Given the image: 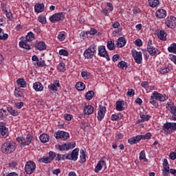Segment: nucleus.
<instances>
[{"label": "nucleus", "mask_w": 176, "mask_h": 176, "mask_svg": "<svg viewBox=\"0 0 176 176\" xmlns=\"http://www.w3.org/2000/svg\"><path fill=\"white\" fill-rule=\"evenodd\" d=\"M65 144H66V148L67 151H69V149H74V148L76 146V143H75V142H67Z\"/></svg>", "instance_id": "obj_33"}, {"label": "nucleus", "mask_w": 176, "mask_h": 176, "mask_svg": "<svg viewBox=\"0 0 176 176\" xmlns=\"http://www.w3.org/2000/svg\"><path fill=\"white\" fill-rule=\"evenodd\" d=\"M165 25L168 28H171L172 30L173 28H175L176 27V17L173 16H168L165 19Z\"/></svg>", "instance_id": "obj_8"}, {"label": "nucleus", "mask_w": 176, "mask_h": 176, "mask_svg": "<svg viewBox=\"0 0 176 176\" xmlns=\"http://www.w3.org/2000/svg\"><path fill=\"white\" fill-rule=\"evenodd\" d=\"M16 83L19 87H23V89H25V87H27V82H25V80H24V78H19L16 80Z\"/></svg>", "instance_id": "obj_29"}, {"label": "nucleus", "mask_w": 176, "mask_h": 176, "mask_svg": "<svg viewBox=\"0 0 176 176\" xmlns=\"http://www.w3.org/2000/svg\"><path fill=\"white\" fill-rule=\"evenodd\" d=\"M36 49L37 50H46V43L43 41H39L38 43H36Z\"/></svg>", "instance_id": "obj_25"}, {"label": "nucleus", "mask_w": 176, "mask_h": 176, "mask_svg": "<svg viewBox=\"0 0 176 176\" xmlns=\"http://www.w3.org/2000/svg\"><path fill=\"white\" fill-rule=\"evenodd\" d=\"M10 168H17V162H11L10 163Z\"/></svg>", "instance_id": "obj_61"}, {"label": "nucleus", "mask_w": 176, "mask_h": 176, "mask_svg": "<svg viewBox=\"0 0 176 176\" xmlns=\"http://www.w3.org/2000/svg\"><path fill=\"white\" fill-rule=\"evenodd\" d=\"M98 56L100 57H104L107 60V61H109L111 59L109 58V55L108 54V52H107V50L105 49V46L100 45L98 47Z\"/></svg>", "instance_id": "obj_11"}, {"label": "nucleus", "mask_w": 176, "mask_h": 176, "mask_svg": "<svg viewBox=\"0 0 176 176\" xmlns=\"http://www.w3.org/2000/svg\"><path fill=\"white\" fill-rule=\"evenodd\" d=\"M78 156H79V148H76L69 154V160L76 162L78 160Z\"/></svg>", "instance_id": "obj_16"}, {"label": "nucleus", "mask_w": 176, "mask_h": 176, "mask_svg": "<svg viewBox=\"0 0 176 176\" xmlns=\"http://www.w3.org/2000/svg\"><path fill=\"white\" fill-rule=\"evenodd\" d=\"M57 69L58 71H60V72H64V71H65V64L64 63H60Z\"/></svg>", "instance_id": "obj_43"}, {"label": "nucleus", "mask_w": 176, "mask_h": 176, "mask_svg": "<svg viewBox=\"0 0 176 176\" xmlns=\"http://www.w3.org/2000/svg\"><path fill=\"white\" fill-rule=\"evenodd\" d=\"M1 135L3 138H6V137H9V129L3 125V123L1 124Z\"/></svg>", "instance_id": "obj_18"}, {"label": "nucleus", "mask_w": 176, "mask_h": 176, "mask_svg": "<svg viewBox=\"0 0 176 176\" xmlns=\"http://www.w3.org/2000/svg\"><path fill=\"white\" fill-rule=\"evenodd\" d=\"M8 112H10L12 116H17L19 115V111L13 109V108L9 109Z\"/></svg>", "instance_id": "obj_49"}, {"label": "nucleus", "mask_w": 176, "mask_h": 176, "mask_svg": "<svg viewBox=\"0 0 176 176\" xmlns=\"http://www.w3.org/2000/svg\"><path fill=\"white\" fill-rule=\"evenodd\" d=\"M173 65L168 64L166 67H162L160 69V73L162 74V75H166V74H168V72H171L173 71Z\"/></svg>", "instance_id": "obj_17"}, {"label": "nucleus", "mask_w": 176, "mask_h": 176, "mask_svg": "<svg viewBox=\"0 0 176 176\" xmlns=\"http://www.w3.org/2000/svg\"><path fill=\"white\" fill-rule=\"evenodd\" d=\"M162 130H164V134H171L173 133V126L171 122H166L164 124Z\"/></svg>", "instance_id": "obj_15"}, {"label": "nucleus", "mask_w": 176, "mask_h": 176, "mask_svg": "<svg viewBox=\"0 0 176 176\" xmlns=\"http://www.w3.org/2000/svg\"><path fill=\"white\" fill-rule=\"evenodd\" d=\"M56 149H58V151H67V144L66 143L63 144H58L56 146Z\"/></svg>", "instance_id": "obj_39"}, {"label": "nucleus", "mask_w": 176, "mask_h": 176, "mask_svg": "<svg viewBox=\"0 0 176 176\" xmlns=\"http://www.w3.org/2000/svg\"><path fill=\"white\" fill-rule=\"evenodd\" d=\"M142 137L143 140H151V138L152 137V133L150 132L146 133L145 135H142Z\"/></svg>", "instance_id": "obj_52"}, {"label": "nucleus", "mask_w": 176, "mask_h": 176, "mask_svg": "<svg viewBox=\"0 0 176 176\" xmlns=\"http://www.w3.org/2000/svg\"><path fill=\"white\" fill-rule=\"evenodd\" d=\"M80 35L82 39H86V38H89V34L88 32H82Z\"/></svg>", "instance_id": "obj_55"}, {"label": "nucleus", "mask_w": 176, "mask_h": 176, "mask_svg": "<svg viewBox=\"0 0 176 176\" xmlns=\"http://www.w3.org/2000/svg\"><path fill=\"white\" fill-rule=\"evenodd\" d=\"M162 174L164 176H168V174H170V169H163Z\"/></svg>", "instance_id": "obj_63"}, {"label": "nucleus", "mask_w": 176, "mask_h": 176, "mask_svg": "<svg viewBox=\"0 0 176 176\" xmlns=\"http://www.w3.org/2000/svg\"><path fill=\"white\" fill-rule=\"evenodd\" d=\"M135 94V91L133 89H130L127 91V96L128 97H133Z\"/></svg>", "instance_id": "obj_53"}, {"label": "nucleus", "mask_w": 176, "mask_h": 176, "mask_svg": "<svg viewBox=\"0 0 176 176\" xmlns=\"http://www.w3.org/2000/svg\"><path fill=\"white\" fill-rule=\"evenodd\" d=\"M38 20L41 24H46V17L40 16H38Z\"/></svg>", "instance_id": "obj_54"}, {"label": "nucleus", "mask_w": 176, "mask_h": 176, "mask_svg": "<svg viewBox=\"0 0 176 176\" xmlns=\"http://www.w3.org/2000/svg\"><path fill=\"white\" fill-rule=\"evenodd\" d=\"M16 141L19 143L20 146H27V145H30L31 144V141H32V136L28 134L26 138L23 136L17 138Z\"/></svg>", "instance_id": "obj_5"}, {"label": "nucleus", "mask_w": 176, "mask_h": 176, "mask_svg": "<svg viewBox=\"0 0 176 176\" xmlns=\"http://www.w3.org/2000/svg\"><path fill=\"white\" fill-rule=\"evenodd\" d=\"M139 159L140 160H143L144 162H148V159H146V157L145 155V151H142L140 153Z\"/></svg>", "instance_id": "obj_38"}, {"label": "nucleus", "mask_w": 176, "mask_h": 176, "mask_svg": "<svg viewBox=\"0 0 176 176\" xmlns=\"http://www.w3.org/2000/svg\"><path fill=\"white\" fill-rule=\"evenodd\" d=\"M35 41V34L32 32H28L25 38H22L19 42L20 47L30 50L31 49V42Z\"/></svg>", "instance_id": "obj_2"}, {"label": "nucleus", "mask_w": 176, "mask_h": 176, "mask_svg": "<svg viewBox=\"0 0 176 176\" xmlns=\"http://www.w3.org/2000/svg\"><path fill=\"white\" fill-rule=\"evenodd\" d=\"M118 47H123L126 45V38L124 37H120L116 42Z\"/></svg>", "instance_id": "obj_27"}, {"label": "nucleus", "mask_w": 176, "mask_h": 176, "mask_svg": "<svg viewBox=\"0 0 176 176\" xmlns=\"http://www.w3.org/2000/svg\"><path fill=\"white\" fill-rule=\"evenodd\" d=\"M81 76L85 79V80H87L90 78V73L87 72H82Z\"/></svg>", "instance_id": "obj_47"}, {"label": "nucleus", "mask_w": 176, "mask_h": 176, "mask_svg": "<svg viewBox=\"0 0 176 176\" xmlns=\"http://www.w3.org/2000/svg\"><path fill=\"white\" fill-rule=\"evenodd\" d=\"M57 87H60V81L55 80L52 84L48 85V89L52 91H57Z\"/></svg>", "instance_id": "obj_20"}, {"label": "nucleus", "mask_w": 176, "mask_h": 176, "mask_svg": "<svg viewBox=\"0 0 176 176\" xmlns=\"http://www.w3.org/2000/svg\"><path fill=\"white\" fill-rule=\"evenodd\" d=\"M105 113H107V107L102 106L100 107L99 110L98 111V120L99 122H101L104 119V117L105 116Z\"/></svg>", "instance_id": "obj_14"}, {"label": "nucleus", "mask_w": 176, "mask_h": 176, "mask_svg": "<svg viewBox=\"0 0 176 176\" xmlns=\"http://www.w3.org/2000/svg\"><path fill=\"white\" fill-rule=\"evenodd\" d=\"M9 38V35L8 34L2 32V35L1 36V41H6Z\"/></svg>", "instance_id": "obj_60"}, {"label": "nucleus", "mask_w": 176, "mask_h": 176, "mask_svg": "<svg viewBox=\"0 0 176 176\" xmlns=\"http://www.w3.org/2000/svg\"><path fill=\"white\" fill-rule=\"evenodd\" d=\"M147 52L149 53L150 56H157V54H160V51L157 48L153 46L152 43V40L149 39L147 43Z\"/></svg>", "instance_id": "obj_6"}, {"label": "nucleus", "mask_w": 176, "mask_h": 176, "mask_svg": "<svg viewBox=\"0 0 176 176\" xmlns=\"http://www.w3.org/2000/svg\"><path fill=\"white\" fill-rule=\"evenodd\" d=\"M168 98V97H167L166 94L154 91L150 97L149 102L153 107L157 108V107H159V102H157V101H160V102H164Z\"/></svg>", "instance_id": "obj_1"}, {"label": "nucleus", "mask_w": 176, "mask_h": 176, "mask_svg": "<svg viewBox=\"0 0 176 176\" xmlns=\"http://www.w3.org/2000/svg\"><path fill=\"white\" fill-rule=\"evenodd\" d=\"M48 157L51 162H53V160L57 157V154L53 151H50Z\"/></svg>", "instance_id": "obj_42"}, {"label": "nucleus", "mask_w": 176, "mask_h": 176, "mask_svg": "<svg viewBox=\"0 0 176 176\" xmlns=\"http://www.w3.org/2000/svg\"><path fill=\"white\" fill-rule=\"evenodd\" d=\"M155 16L157 19H165L167 16V11L164 9H159L156 11Z\"/></svg>", "instance_id": "obj_19"}, {"label": "nucleus", "mask_w": 176, "mask_h": 176, "mask_svg": "<svg viewBox=\"0 0 176 176\" xmlns=\"http://www.w3.org/2000/svg\"><path fill=\"white\" fill-rule=\"evenodd\" d=\"M33 89L35 90V91H43V85L39 82H36L33 84Z\"/></svg>", "instance_id": "obj_23"}, {"label": "nucleus", "mask_w": 176, "mask_h": 176, "mask_svg": "<svg viewBox=\"0 0 176 176\" xmlns=\"http://www.w3.org/2000/svg\"><path fill=\"white\" fill-rule=\"evenodd\" d=\"M157 37L160 41H166L167 39V33H166L165 30H160L157 33Z\"/></svg>", "instance_id": "obj_24"}, {"label": "nucleus", "mask_w": 176, "mask_h": 176, "mask_svg": "<svg viewBox=\"0 0 176 176\" xmlns=\"http://www.w3.org/2000/svg\"><path fill=\"white\" fill-rule=\"evenodd\" d=\"M116 109L117 111H124V108L123 107V105L122 104L121 101H117L116 103Z\"/></svg>", "instance_id": "obj_34"}, {"label": "nucleus", "mask_w": 176, "mask_h": 176, "mask_svg": "<svg viewBox=\"0 0 176 176\" xmlns=\"http://www.w3.org/2000/svg\"><path fill=\"white\" fill-rule=\"evenodd\" d=\"M132 56L137 64H142V52L134 50L132 51Z\"/></svg>", "instance_id": "obj_12"}, {"label": "nucleus", "mask_w": 176, "mask_h": 176, "mask_svg": "<svg viewBox=\"0 0 176 176\" xmlns=\"http://www.w3.org/2000/svg\"><path fill=\"white\" fill-rule=\"evenodd\" d=\"M83 112L85 115H91L94 112V107L91 105H87L84 107Z\"/></svg>", "instance_id": "obj_21"}, {"label": "nucleus", "mask_w": 176, "mask_h": 176, "mask_svg": "<svg viewBox=\"0 0 176 176\" xmlns=\"http://www.w3.org/2000/svg\"><path fill=\"white\" fill-rule=\"evenodd\" d=\"M40 162V163H45V164H47L48 163H50V162H52L49 157H43L39 159L38 160Z\"/></svg>", "instance_id": "obj_37"}, {"label": "nucleus", "mask_w": 176, "mask_h": 176, "mask_svg": "<svg viewBox=\"0 0 176 176\" xmlns=\"http://www.w3.org/2000/svg\"><path fill=\"white\" fill-rule=\"evenodd\" d=\"M34 65H37V67H46V63H45V60H38Z\"/></svg>", "instance_id": "obj_51"}, {"label": "nucleus", "mask_w": 176, "mask_h": 176, "mask_svg": "<svg viewBox=\"0 0 176 176\" xmlns=\"http://www.w3.org/2000/svg\"><path fill=\"white\" fill-rule=\"evenodd\" d=\"M17 148V144L14 142H7L1 146V152L3 153L9 154L13 153Z\"/></svg>", "instance_id": "obj_3"}, {"label": "nucleus", "mask_w": 176, "mask_h": 176, "mask_svg": "<svg viewBox=\"0 0 176 176\" xmlns=\"http://www.w3.org/2000/svg\"><path fill=\"white\" fill-rule=\"evenodd\" d=\"M65 19V12L55 13L50 17V21L51 23H57L58 21H63Z\"/></svg>", "instance_id": "obj_7"}, {"label": "nucleus", "mask_w": 176, "mask_h": 176, "mask_svg": "<svg viewBox=\"0 0 176 176\" xmlns=\"http://www.w3.org/2000/svg\"><path fill=\"white\" fill-rule=\"evenodd\" d=\"M135 46H138V47H141V45H142V41L140 38H138L135 41Z\"/></svg>", "instance_id": "obj_58"}, {"label": "nucleus", "mask_w": 176, "mask_h": 176, "mask_svg": "<svg viewBox=\"0 0 176 176\" xmlns=\"http://www.w3.org/2000/svg\"><path fill=\"white\" fill-rule=\"evenodd\" d=\"M118 68H121L122 69H124V68H127V63L121 60L118 65Z\"/></svg>", "instance_id": "obj_45"}, {"label": "nucleus", "mask_w": 176, "mask_h": 176, "mask_svg": "<svg viewBox=\"0 0 176 176\" xmlns=\"http://www.w3.org/2000/svg\"><path fill=\"white\" fill-rule=\"evenodd\" d=\"M54 137L56 140H63L65 141L69 138V133L64 131H58L55 132Z\"/></svg>", "instance_id": "obj_10"}, {"label": "nucleus", "mask_w": 176, "mask_h": 176, "mask_svg": "<svg viewBox=\"0 0 176 176\" xmlns=\"http://www.w3.org/2000/svg\"><path fill=\"white\" fill-rule=\"evenodd\" d=\"M39 138L41 142H42L43 144H46V142H49L50 137L46 133H43L40 135Z\"/></svg>", "instance_id": "obj_26"}, {"label": "nucleus", "mask_w": 176, "mask_h": 176, "mask_svg": "<svg viewBox=\"0 0 176 176\" xmlns=\"http://www.w3.org/2000/svg\"><path fill=\"white\" fill-rule=\"evenodd\" d=\"M103 167H107V163L105 162V157H102L99 160L97 165L95 167V173H100L102 170Z\"/></svg>", "instance_id": "obj_13"}, {"label": "nucleus", "mask_w": 176, "mask_h": 176, "mask_svg": "<svg viewBox=\"0 0 176 176\" xmlns=\"http://www.w3.org/2000/svg\"><path fill=\"white\" fill-rule=\"evenodd\" d=\"M133 138H135V142H136V144H138V142H140V141H141V140H143L142 135H136V136L133 137Z\"/></svg>", "instance_id": "obj_57"}, {"label": "nucleus", "mask_w": 176, "mask_h": 176, "mask_svg": "<svg viewBox=\"0 0 176 176\" xmlns=\"http://www.w3.org/2000/svg\"><path fill=\"white\" fill-rule=\"evenodd\" d=\"M34 10L36 13H42L45 10V5L43 3H36L34 6Z\"/></svg>", "instance_id": "obj_22"}, {"label": "nucleus", "mask_w": 176, "mask_h": 176, "mask_svg": "<svg viewBox=\"0 0 176 176\" xmlns=\"http://www.w3.org/2000/svg\"><path fill=\"white\" fill-rule=\"evenodd\" d=\"M163 170H170V165L168 164V161L167 159H164L162 163Z\"/></svg>", "instance_id": "obj_40"}, {"label": "nucleus", "mask_w": 176, "mask_h": 176, "mask_svg": "<svg viewBox=\"0 0 176 176\" xmlns=\"http://www.w3.org/2000/svg\"><path fill=\"white\" fill-rule=\"evenodd\" d=\"M140 118L142 119L143 122H148L149 119H151V116L149 115H142L140 116Z\"/></svg>", "instance_id": "obj_50"}, {"label": "nucleus", "mask_w": 176, "mask_h": 176, "mask_svg": "<svg viewBox=\"0 0 176 176\" xmlns=\"http://www.w3.org/2000/svg\"><path fill=\"white\" fill-rule=\"evenodd\" d=\"M168 52L169 53H173L174 54H176V43H173L170 45L169 47H168Z\"/></svg>", "instance_id": "obj_31"}, {"label": "nucleus", "mask_w": 176, "mask_h": 176, "mask_svg": "<svg viewBox=\"0 0 176 176\" xmlns=\"http://www.w3.org/2000/svg\"><path fill=\"white\" fill-rule=\"evenodd\" d=\"M80 158L82 163H85L86 162V153H85V150L81 149L80 151Z\"/></svg>", "instance_id": "obj_35"}, {"label": "nucleus", "mask_w": 176, "mask_h": 176, "mask_svg": "<svg viewBox=\"0 0 176 176\" xmlns=\"http://www.w3.org/2000/svg\"><path fill=\"white\" fill-rule=\"evenodd\" d=\"M169 156H170V159H171V160H175L176 153L175 152L170 153Z\"/></svg>", "instance_id": "obj_64"}, {"label": "nucleus", "mask_w": 176, "mask_h": 176, "mask_svg": "<svg viewBox=\"0 0 176 176\" xmlns=\"http://www.w3.org/2000/svg\"><path fill=\"white\" fill-rule=\"evenodd\" d=\"M141 86H142L144 89H146V91H148V87L149 86L148 82L145 81L142 82Z\"/></svg>", "instance_id": "obj_62"}, {"label": "nucleus", "mask_w": 176, "mask_h": 176, "mask_svg": "<svg viewBox=\"0 0 176 176\" xmlns=\"http://www.w3.org/2000/svg\"><path fill=\"white\" fill-rule=\"evenodd\" d=\"M76 89L78 91H83V90L86 89V85L82 82H78L76 84Z\"/></svg>", "instance_id": "obj_30"}, {"label": "nucleus", "mask_w": 176, "mask_h": 176, "mask_svg": "<svg viewBox=\"0 0 176 176\" xmlns=\"http://www.w3.org/2000/svg\"><path fill=\"white\" fill-rule=\"evenodd\" d=\"M56 162H60L61 160H64L63 154H56Z\"/></svg>", "instance_id": "obj_59"}, {"label": "nucleus", "mask_w": 176, "mask_h": 176, "mask_svg": "<svg viewBox=\"0 0 176 176\" xmlns=\"http://www.w3.org/2000/svg\"><path fill=\"white\" fill-rule=\"evenodd\" d=\"M59 54L60 56H64L65 57H68V56H69V52H68L67 50L62 49L59 50Z\"/></svg>", "instance_id": "obj_46"}, {"label": "nucleus", "mask_w": 176, "mask_h": 176, "mask_svg": "<svg viewBox=\"0 0 176 176\" xmlns=\"http://www.w3.org/2000/svg\"><path fill=\"white\" fill-rule=\"evenodd\" d=\"M120 119H122L120 114H113L111 116V120L113 122H115V120H120Z\"/></svg>", "instance_id": "obj_44"}, {"label": "nucleus", "mask_w": 176, "mask_h": 176, "mask_svg": "<svg viewBox=\"0 0 176 176\" xmlns=\"http://www.w3.org/2000/svg\"><path fill=\"white\" fill-rule=\"evenodd\" d=\"M3 12L6 13V16L8 20H12V19H13V14H12V12H8V10H6L5 7L3 8Z\"/></svg>", "instance_id": "obj_32"}, {"label": "nucleus", "mask_w": 176, "mask_h": 176, "mask_svg": "<svg viewBox=\"0 0 176 176\" xmlns=\"http://www.w3.org/2000/svg\"><path fill=\"white\" fill-rule=\"evenodd\" d=\"M58 39L60 42H63L65 39V32H60L58 35Z\"/></svg>", "instance_id": "obj_41"}, {"label": "nucleus", "mask_w": 176, "mask_h": 176, "mask_svg": "<svg viewBox=\"0 0 176 176\" xmlns=\"http://www.w3.org/2000/svg\"><path fill=\"white\" fill-rule=\"evenodd\" d=\"M93 97H94V91H89L85 95L86 100L88 101H90Z\"/></svg>", "instance_id": "obj_36"}, {"label": "nucleus", "mask_w": 176, "mask_h": 176, "mask_svg": "<svg viewBox=\"0 0 176 176\" xmlns=\"http://www.w3.org/2000/svg\"><path fill=\"white\" fill-rule=\"evenodd\" d=\"M36 168V164L33 161H28L26 162L25 166V171L28 174H32Z\"/></svg>", "instance_id": "obj_9"}, {"label": "nucleus", "mask_w": 176, "mask_h": 176, "mask_svg": "<svg viewBox=\"0 0 176 176\" xmlns=\"http://www.w3.org/2000/svg\"><path fill=\"white\" fill-rule=\"evenodd\" d=\"M96 53L97 45L96 44H93L85 50L84 57L87 59L93 58V57L96 56Z\"/></svg>", "instance_id": "obj_4"}, {"label": "nucleus", "mask_w": 176, "mask_h": 176, "mask_svg": "<svg viewBox=\"0 0 176 176\" xmlns=\"http://www.w3.org/2000/svg\"><path fill=\"white\" fill-rule=\"evenodd\" d=\"M15 107L17 109H21V108L24 107V102H16L15 103Z\"/></svg>", "instance_id": "obj_56"}, {"label": "nucleus", "mask_w": 176, "mask_h": 176, "mask_svg": "<svg viewBox=\"0 0 176 176\" xmlns=\"http://www.w3.org/2000/svg\"><path fill=\"white\" fill-rule=\"evenodd\" d=\"M148 3L150 8H157L160 5V1L159 0H148Z\"/></svg>", "instance_id": "obj_28"}, {"label": "nucleus", "mask_w": 176, "mask_h": 176, "mask_svg": "<svg viewBox=\"0 0 176 176\" xmlns=\"http://www.w3.org/2000/svg\"><path fill=\"white\" fill-rule=\"evenodd\" d=\"M107 47L109 50H115V44L112 41H108Z\"/></svg>", "instance_id": "obj_48"}]
</instances>
